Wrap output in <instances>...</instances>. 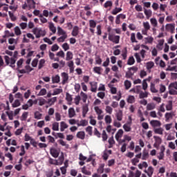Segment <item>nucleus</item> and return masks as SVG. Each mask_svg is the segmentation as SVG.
Segmentation results:
<instances>
[{"mask_svg": "<svg viewBox=\"0 0 177 177\" xmlns=\"http://www.w3.org/2000/svg\"><path fill=\"white\" fill-rule=\"evenodd\" d=\"M108 142L109 144V149H111V147H113V145L115 144V141L114 140V137H113V136L111 137L109 139Z\"/></svg>", "mask_w": 177, "mask_h": 177, "instance_id": "nucleus-28", "label": "nucleus"}, {"mask_svg": "<svg viewBox=\"0 0 177 177\" xmlns=\"http://www.w3.org/2000/svg\"><path fill=\"white\" fill-rule=\"evenodd\" d=\"M62 85H64L66 82L68 81V74H67L66 72H63L62 73Z\"/></svg>", "mask_w": 177, "mask_h": 177, "instance_id": "nucleus-9", "label": "nucleus"}, {"mask_svg": "<svg viewBox=\"0 0 177 177\" xmlns=\"http://www.w3.org/2000/svg\"><path fill=\"white\" fill-rule=\"evenodd\" d=\"M80 34V27L78 26H75L73 28L71 35L73 37H77Z\"/></svg>", "mask_w": 177, "mask_h": 177, "instance_id": "nucleus-7", "label": "nucleus"}, {"mask_svg": "<svg viewBox=\"0 0 177 177\" xmlns=\"http://www.w3.org/2000/svg\"><path fill=\"white\" fill-rule=\"evenodd\" d=\"M66 102H68V103L73 102V96L68 93H66Z\"/></svg>", "mask_w": 177, "mask_h": 177, "instance_id": "nucleus-45", "label": "nucleus"}, {"mask_svg": "<svg viewBox=\"0 0 177 177\" xmlns=\"http://www.w3.org/2000/svg\"><path fill=\"white\" fill-rule=\"evenodd\" d=\"M89 111V108L88 107V104H85L82 108V117L85 118L86 117V114Z\"/></svg>", "mask_w": 177, "mask_h": 177, "instance_id": "nucleus-12", "label": "nucleus"}, {"mask_svg": "<svg viewBox=\"0 0 177 177\" xmlns=\"http://www.w3.org/2000/svg\"><path fill=\"white\" fill-rule=\"evenodd\" d=\"M28 117V112H24L20 118L21 121H26Z\"/></svg>", "mask_w": 177, "mask_h": 177, "instance_id": "nucleus-40", "label": "nucleus"}, {"mask_svg": "<svg viewBox=\"0 0 177 177\" xmlns=\"http://www.w3.org/2000/svg\"><path fill=\"white\" fill-rule=\"evenodd\" d=\"M91 92H94L96 93V91H97V82H91Z\"/></svg>", "mask_w": 177, "mask_h": 177, "instance_id": "nucleus-11", "label": "nucleus"}, {"mask_svg": "<svg viewBox=\"0 0 177 177\" xmlns=\"http://www.w3.org/2000/svg\"><path fill=\"white\" fill-rule=\"evenodd\" d=\"M63 92V89L62 88H55L54 89L53 91V96H55L56 95H60V93H62Z\"/></svg>", "mask_w": 177, "mask_h": 177, "instance_id": "nucleus-42", "label": "nucleus"}, {"mask_svg": "<svg viewBox=\"0 0 177 177\" xmlns=\"http://www.w3.org/2000/svg\"><path fill=\"white\" fill-rule=\"evenodd\" d=\"M68 113L69 118H73V117H75V115H76L75 110L73 107L68 109Z\"/></svg>", "mask_w": 177, "mask_h": 177, "instance_id": "nucleus-10", "label": "nucleus"}, {"mask_svg": "<svg viewBox=\"0 0 177 177\" xmlns=\"http://www.w3.org/2000/svg\"><path fill=\"white\" fill-rule=\"evenodd\" d=\"M52 82L53 84H59L60 82V76L59 75H56L55 76L52 77Z\"/></svg>", "mask_w": 177, "mask_h": 177, "instance_id": "nucleus-20", "label": "nucleus"}, {"mask_svg": "<svg viewBox=\"0 0 177 177\" xmlns=\"http://www.w3.org/2000/svg\"><path fill=\"white\" fill-rule=\"evenodd\" d=\"M168 93L169 95H177V91H176V90H175V89L172 88H169Z\"/></svg>", "mask_w": 177, "mask_h": 177, "instance_id": "nucleus-64", "label": "nucleus"}, {"mask_svg": "<svg viewBox=\"0 0 177 177\" xmlns=\"http://www.w3.org/2000/svg\"><path fill=\"white\" fill-rule=\"evenodd\" d=\"M4 60L6 62V66H9L10 64V67H12V68H15V64H16V58H10L9 56L6 55L4 56Z\"/></svg>", "mask_w": 177, "mask_h": 177, "instance_id": "nucleus-2", "label": "nucleus"}, {"mask_svg": "<svg viewBox=\"0 0 177 177\" xmlns=\"http://www.w3.org/2000/svg\"><path fill=\"white\" fill-rule=\"evenodd\" d=\"M49 28L50 30L52 31L53 34H56V27H55V24H53V23L50 22L49 24Z\"/></svg>", "mask_w": 177, "mask_h": 177, "instance_id": "nucleus-36", "label": "nucleus"}, {"mask_svg": "<svg viewBox=\"0 0 177 177\" xmlns=\"http://www.w3.org/2000/svg\"><path fill=\"white\" fill-rule=\"evenodd\" d=\"M150 91L152 93H158V90L156 88V85L153 83H151Z\"/></svg>", "mask_w": 177, "mask_h": 177, "instance_id": "nucleus-29", "label": "nucleus"}, {"mask_svg": "<svg viewBox=\"0 0 177 177\" xmlns=\"http://www.w3.org/2000/svg\"><path fill=\"white\" fill-rule=\"evenodd\" d=\"M77 138L78 139H81L82 140H84L85 139V131H79L77 133Z\"/></svg>", "mask_w": 177, "mask_h": 177, "instance_id": "nucleus-22", "label": "nucleus"}, {"mask_svg": "<svg viewBox=\"0 0 177 177\" xmlns=\"http://www.w3.org/2000/svg\"><path fill=\"white\" fill-rule=\"evenodd\" d=\"M153 139H155V143H157L158 145H161V143H162V140L161 138L157 136H154Z\"/></svg>", "mask_w": 177, "mask_h": 177, "instance_id": "nucleus-46", "label": "nucleus"}, {"mask_svg": "<svg viewBox=\"0 0 177 177\" xmlns=\"http://www.w3.org/2000/svg\"><path fill=\"white\" fill-rule=\"evenodd\" d=\"M150 22L153 27H157L158 25V22H157V19H156V18H151L150 19Z\"/></svg>", "mask_w": 177, "mask_h": 177, "instance_id": "nucleus-48", "label": "nucleus"}, {"mask_svg": "<svg viewBox=\"0 0 177 177\" xmlns=\"http://www.w3.org/2000/svg\"><path fill=\"white\" fill-rule=\"evenodd\" d=\"M89 31L91 32V34H95V29L96 28V21L93 19L89 20Z\"/></svg>", "mask_w": 177, "mask_h": 177, "instance_id": "nucleus-4", "label": "nucleus"}, {"mask_svg": "<svg viewBox=\"0 0 177 177\" xmlns=\"http://www.w3.org/2000/svg\"><path fill=\"white\" fill-rule=\"evenodd\" d=\"M92 129H93V128L92 127V126H88L86 128V132H87V133L90 136H92L93 132L92 131Z\"/></svg>", "mask_w": 177, "mask_h": 177, "instance_id": "nucleus-43", "label": "nucleus"}, {"mask_svg": "<svg viewBox=\"0 0 177 177\" xmlns=\"http://www.w3.org/2000/svg\"><path fill=\"white\" fill-rule=\"evenodd\" d=\"M87 125L88 122L85 120H82L80 122H77V127H86Z\"/></svg>", "mask_w": 177, "mask_h": 177, "instance_id": "nucleus-38", "label": "nucleus"}, {"mask_svg": "<svg viewBox=\"0 0 177 177\" xmlns=\"http://www.w3.org/2000/svg\"><path fill=\"white\" fill-rule=\"evenodd\" d=\"M53 131H59V122H55L53 124Z\"/></svg>", "mask_w": 177, "mask_h": 177, "instance_id": "nucleus-58", "label": "nucleus"}, {"mask_svg": "<svg viewBox=\"0 0 177 177\" xmlns=\"http://www.w3.org/2000/svg\"><path fill=\"white\" fill-rule=\"evenodd\" d=\"M66 39H67V35H63L59 37L57 41V42L60 43V42H64Z\"/></svg>", "mask_w": 177, "mask_h": 177, "instance_id": "nucleus-57", "label": "nucleus"}, {"mask_svg": "<svg viewBox=\"0 0 177 177\" xmlns=\"http://www.w3.org/2000/svg\"><path fill=\"white\" fill-rule=\"evenodd\" d=\"M144 13L145 16L147 17V19L151 17V15H153V12H151V10H147V9H144Z\"/></svg>", "mask_w": 177, "mask_h": 177, "instance_id": "nucleus-23", "label": "nucleus"}, {"mask_svg": "<svg viewBox=\"0 0 177 177\" xmlns=\"http://www.w3.org/2000/svg\"><path fill=\"white\" fill-rule=\"evenodd\" d=\"M175 27V24H167L166 25V30L169 32L171 30L174 29Z\"/></svg>", "mask_w": 177, "mask_h": 177, "instance_id": "nucleus-41", "label": "nucleus"}, {"mask_svg": "<svg viewBox=\"0 0 177 177\" xmlns=\"http://www.w3.org/2000/svg\"><path fill=\"white\" fill-rule=\"evenodd\" d=\"M32 70H34V68H31L30 65L25 66V71H26V74H30Z\"/></svg>", "mask_w": 177, "mask_h": 177, "instance_id": "nucleus-55", "label": "nucleus"}, {"mask_svg": "<svg viewBox=\"0 0 177 177\" xmlns=\"http://www.w3.org/2000/svg\"><path fill=\"white\" fill-rule=\"evenodd\" d=\"M147 167H149V165H147V162H142V163H140L138 165V168L140 169H143V167L144 168H147Z\"/></svg>", "mask_w": 177, "mask_h": 177, "instance_id": "nucleus-47", "label": "nucleus"}, {"mask_svg": "<svg viewBox=\"0 0 177 177\" xmlns=\"http://www.w3.org/2000/svg\"><path fill=\"white\" fill-rule=\"evenodd\" d=\"M111 121H112L111 116H110L109 115H106L105 116V122H106V124H111Z\"/></svg>", "mask_w": 177, "mask_h": 177, "instance_id": "nucleus-61", "label": "nucleus"}, {"mask_svg": "<svg viewBox=\"0 0 177 177\" xmlns=\"http://www.w3.org/2000/svg\"><path fill=\"white\" fill-rule=\"evenodd\" d=\"M156 109V104H148L147 106V110L150 111V110H154Z\"/></svg>", "mask_w": 177, "mask_h": 177, "instance_id": "nucleus-59", "label": "nucleus"}, {"mask_svg": "<svg viewBox=\"0 0 177 177\" xmlns=\"http://www.w3.org/2000/svg\"><path fill=\"white\" fill-rule=\"evenodd\" d=\"M128 66H132L135 64V58H133V56L129 57L128 61H127Z\"/></svg>", "mask_w": 177, "mask_h": 177, "instance_id": "nucleus-37", "label": "nucleus"}, {"mask_svg": "<svg viewBox=\"0 0 177 177\" xmlns=\"http://www.w3.org/2000/svg\"><path fill=\"white\" fill-rule=\"evenodd\" d=\"M50 154H51V156L54 157V158H57V157H59V155L60 154V151L55 148H51L50 149Z\"/></svg>", "mask_w": 177, "mask_h": 177, "instance_id": "nucleus-5", "label": "nucleus"}, {"mask_svg": "<svg viewBox=\"0 0 177 177\" xmlns=\"http://www.w3.org/2000/svg\"><path fill=\"white\" fill-rule=\"evenodd\" d=\"M172 117H174V113H166L165 115V121L168 122L169 121V120H171V118H172Z\"/></svg>", "mask_w": 177, "mask_h": 177, "instance_id": "nucleus-25", "label": "nucleus"}, {"mask_svg": "<svg viewBox=\"0 0 177 177\" xmlns=\"http://www.w3.org/2000/svg\"><path fill=\"white\" fill-rule=\"evenodd\" d=\"M120 36L119 35H115L113 37V39H112L111 42H113V44H120Z\"/></svg>", "mask_w": 177, "mask_h": 177, "instance_id": "nucleus-54", "label": "nucleus"}, {"mask_svg": "<svg viewBox=\"0 0 177 177\" xmlns=\"http://www.w3.org/2000/svg\"><path fill=\"white\" fill-rule=\"evenodd\" d=\"M82 174H84V175H88V176L92 175V173L86 169V167L84 166L82 168Z\"/></svg>", "mask_w": 177, "mask_h": 177, "instance_id": "nucleus-35", "label": "nucleus"}, {"mask_svg": "<svg viewBox=\"0 0 177 177\" xmlns=\"http://www.w3.org/2000/svg\"><path fill=\"white\" fill-rule=\"evenodd\" d=\"M73 52L71 51H68L66 53V60L67 62H70V60L73 59Z\"/></svg>", "mask_w": 177, "mask_h": 177, "instance_id": "nucleus-30", "label": "nucleus"}, {"mask_svg": "<svg viewBox=\"0 0 177 177\" xmlns=\"http://www.w3.org/2000/svg\"><path fill=\"white\" fill-rule=\"evenodd\" d=\"M103 69L102 68V67H100V66H95L94 68H93V71H94V73H95V74H99V75H100V74H102V71Z\"/></svg>", "mask_w": 177, "mask_h": 177, "instance_id": "nucleus-27", "label": "nucleus"}, {"mask_svg": "<svg viewBox=\"0 0 177 177\" xmlns=\"http://www.w3.org/2000/svg\"><path fill=\"white\" fill-rule=\"evenodd\" d=\"M32 32L36 38H41V37H45V35H46V32L41 28H34Z\"/></svg>", "mask_w": 177, "mask_h": 177, "instance_id": "nucleus-1", "label": "nucleus"}, {"mask_svg": "<svg viewBox=\"0 0 177 177\" xmlns=\"http://www.w3.org/2000/svg\"><path fill=\"white\" fill-rule=\"evenodd\" d=\"M21 100L19 99L15 100L12 104V107H13V109H16V107H19V106H21Z\"/></svg>", "mask_w": 177, "mask_h": 177, "instance_id": "nucleus-16", "label": "nucleus"}, {"mask_svg": "<svg viewBox=\"0 0 177 177\" xmlns=\"http://www.w3.org/2000/svg\"><path fill=\"white\" fill-rule=\"evenodd\" d=\"M141 156H142L141 157L142 160H146L150 157V155L149 154V151H147V150L144 149L142 151V153Z\"/></svg>", "mask_w": 177, "mask_h": 177, "instance_id": "nucleus-8", "label": "nucleus"}, {"mask_svg": "<svg viewBox=\"0 0 177 177\" xmlns=\"http://www.w3.org/2000/svg\"><path fill=\"white\" fill-rule=\"evenodd\" d=\"M97 174H103L104 172V164L100 165L98 169H97Z\"/></svg>", "mask_w": 177, "mask_h": 177, "instance_id": "nucleus-33", "label": "nucleus"}, {"mask_svg": "<svg viewBox=\"0 0 177 177\" xmlns=\"http://www.w3.org/2000/svg\"><path fill=\"white\" fill-rule=\"evenodd\" d=\"M120 19H122V20H124V19H127V15L124 14L118 15L115 18L116 24H120L121 23Z\"/></svg>", "mask_w": 177, "mask_h": 177, "instance_id": "nucleus-6", "label": "nucleus"}, {"mask_svg": "<svg viewBox=\"0 0 177 177\" xmlns=\"http://www.w3.org/2000/svg\"><path fill=\"white\" fill-rule=\"evenodd\" d=\"M67 66L70 68V73H74V62L73 61L68 62Z\"/></svg>", "mask_w": 177, "mask_h": 177, "instance_id": "nucleus-19", "label": "nucleus"}, {"mask_svg": "<svg viewBox=\"0 0 177 177\" xmlns=\"http://www.w3.org/2000/svg\"><path fill=\"white\" fill-rule=\"evenodd\" d=\"M57 35L59 36L67 35V32L66 31H64V30H63V28H62L60 26H58L57 27Z\"/></svg>", "mask_w": 177, "mask_h": 177, "instance_id": "nucleus-18", "label": "nucleus"}, {"mask_svg": "<svg viewBox=\"0 0 177 177\" xmlns=\"http://www.w3.org/2000/svg\"><path fill=\"white\" fill-rule=\"evenodd\" d=\"M154 173V168H153V167L149 166L148 167V172H147V175L149 177H151L153 176V174Z\"/></svg>", "mask_w": 177, "mask_h": 177, "instance_id": "nucleus-32", "label": "nucleus"}, {"mask_svg": "<svg viewBox=\"0 0 177 177\" xmlns=\"http://www.w3.org/2000/svg\"><path fill=\"white\" fill-rule=\"evenodd\" d=\"M115 117H116L118 121H122V117H123L122 110H119L115 113Z\"/></svg>", "mask_w": 177, "mask_h": 177, "instance_id": "nucleus-15", "label": "nucleus"}, {"mask_svg": "<svg viewBox=\"0 0 177 177\" xmlns=\"http://www.w3.org/2000/svg\"><path fill=\"white\" fill-rule=\"evenodd\" d=\"M15 97L16 99H19L18 100H21V102H24V97H23V94H21V93H17L15 95Z\"/></svg>", "mask_w": 177, "mask_h": 177, "instance_id": "nucleus-26", "label": "nucleus"}, {"mask_svg": "<svg viewBox=\"0 0 177 177\" xmlns=\"http://www.w3.org/2000/svg\"><path fill=\"white\" fill-rule=\"evenodd\" d=\"M143 27L145 30H147L149 31V30H150V24L149 21L143 22Z\"/></svg>", "mask_w": 177, "mask_h": 177, "instance_id": "nucleus-62", "label": "nucleus"}, {"mask_svg": "<svg viewBox=\"0 0 177 177\" xmlns=\"http://www.w3.org/2000/svg\"><path fill=\"white\" fill-rule=\"evenodd\" d=\"M80 95H81V97H82L83 102L86 103V100L88 99V95L83 91L81 92Z\"/></svg>", "mask_w": 177, "mask_h": 177, "instance_id": "nucleus-49", "label": "nucleus"}, {"mask_svg": "<svg viewBox=\"0 0 177 177\" xmlns=\"http://www.w3.org/2000/svg\"><path fill=\"white\" fill-rule=\"evenodd\" d=\"M154 67V62H149L147 63V70H151Z\"/></svg>", "mask_w": 177, "mask_h": 177, "instance_id": "nucleus-53", "label": "nucleus"}, {"mask_svg": "<svg viewBox=\"0 0 177 177\" xmlns=\"http://www.w3.org/2000/svg\"><path fill=\"white\" fill-rule=\"evenodd\" d=\"M34 115L36 120H41V118H42V113H39L38 111L35 112Z\"/></svg>", "mask_w": 177, "mask_h": 177, "instance_id": "nucleus-44", "label": "nucleus"}, {"mask_svg": "<svg viewBox=\"0 0 177 177\" xmlns=\"http://www.w3.org/2000/svg\"><path fill=\"white\" fill-rule=\"evenodd\" d=\"M170 88H174L177 90V82L171 83L168 86V89H170Z\"/></svg>", "mask_w": 177, "mask_h": 177, "instance_id": "nucleus-63", "label": "nucleus"}, {"mask_svg": "<svg viewBox=\"0 0 177 177\" xmlns=\"http://www.w3.org/2000/svg\"><path fill=\"white\" fill-rule=\"evenodd\" d=\"M123 129H124L125 132H131L132 128L131 127V123L127 122L123 125Z\"/></svg>", "mask_w": 177, "mask_h": 177, "instance_id": "nucleus-17", "label": "nucleus"}, {"mask_svg": "<svg viewBox=\"0 0 177 177\" xmlns=\"http://www.w3.org/2000/svg\"><path fill=\"white\" fill-rule=\"evenodd\" d=\"M120 12H122V8H117L115 7L112 11H111V15H115L118 13H120Z\"/></svg>", "mask_w": 177, "mask_h": 177, "instance_id": "nucleus-24", "label": "nucleus"}, {"mask_svg": "<svg viewBox=\"0 0 177 177\" xmlns=\"http://www.w3.org/2000/svg\"><path fill=\"white\" fill-rule=\"evenodd\" d=\"M166 110L167 111H171L172 110V101L169 100L168 102V104L166 105Z\"/></svg>", "mask_w": 177, "mask_h": 177, "instance_id": "nucleus-51", "label": "nucleus"}, {"mask_svg": "<svg viewBox=\"0 0 177 177\" xmlns=\"http://www.w3.org/2000/svg\"><path fill=\"white\" fill-rule=\"evenodd\" d=\"M113 6V1H107L104 4V8L107 9V8H111Z\"/></svg>", "mask_w": 177, "mask_h": 177, "instance_id": "nucleus-52", "label": "nucleus"}, {"mask_svg": "<svg viewBox=\"0 0 177 177\" xmlns=\"http://www.w3.org/2000/svg\"><path fill=\"white\" fill-rule=\"evenodd\" d=\"M127 103H129L130 104L135 103V96L129 95L127 98Z\"/></svg>", "mask_w": 177, "mask_h": 177, "instance_id": "nucleus-34", "label": "nucleus"}, {"mask_svg": "<svg viewBox=\"0 0 177 177\" xmlns=\"http://www.w3.org/2000/svg\"><path fill=\"white\" fill-rule=\"evenodd\" d=\"M131 41L132 44H138V41L136 40V35H135V32H133L131 34Z\"/></svg>", "mask_w": 177, "mask_h": 177, "instance_id": "nucleus-39", "label": "nucleus"}, {"mask_svg": "<svg viewBox=\"0 0 177 177\" xmlns=\"http://www.w3.org/2000/svg\"><path fill=\"white\" fill-rule=\"evenodd\" d=\"M166 71H177V66H169L166 69Z\"/></svg>", "mask_w": 177, "mask_h": 177, "instance_id": "nucleus-56", "label": "nucleus"}, {"mask_svg": "<svg viewBox=\"0 0 177 177\" xmlns=\"http://www.w3.org/2000/svg\"><path fill=\"white\" fill-rule=\"evenodd\" d=\"M124 84L127 91H128V89H129V88H131L132 86V83H131V81L129 80H125Z\"/></svg>", "mask_w": 177, "mask_h": 177, "instance_id": "nucleus-31", "label": "nucleus"}, {"mask_svg": "<svg viewBox=\"0 0 177 177\" xmlns=\"http://www.w3.org/2000/svg\"><path fill=\"white\" fill-rule=\"evenodd\" d=\"M68 128V125L66 124L65 122H60V131L61 132H64V129H67Z\"/></svg>", "mask_w": 177, "mask_h": 177, "instance_id": "nucleus-21", "label": "nucleus"}, {"mask_svg": "<svg viewBox=\"0 0 177 177\" xmlns=\"http://www.w3.org/2000/svg\"><path fill=\"white\" fill-rule=\"evenodd\" d=\"M30 1L31 3H30ZM28 3H30L29 8L30 9H35V1L34 0H28Z\"/></svg>", "mask_w": 177, "mask_h": 177, "instance_id": "nucleus-50", "label": "nucleus"}, {"mask_svg": "<svg viewBox=\"0 0 177 177\" xmlns=\"http://www.w3.org/2000/svg\"><path fill=\"white\" fill-rule=\"evenodd\" d=\"M126 78H132L133 77V73L131 71H128L125 75Z\"/></svg>", "mask_w": 177, "mask_h": 177, "instance_id": "nucleus-60", "label": "nucleus"}, {"mask_svg": "<svg viewBox=\"0 0 177 177\" xmlns=\"http://www.w3.org/2000/svg\"><path fill=\"white\" fill-rule=\"evenodd\" d=\"M153 132H154V133H156L158 135H163L164 129H162V127H160L159 128H154Z\"/></svg>", "mask_w": 177, "mask_h": 177, "instance_id": "nucleus-13", "label": "nucleus"}, {"mask_svg": "<svg viewBox=\"0 0 177 177\" xmlns=\"http://www.w3.org/2000/svg\"><path fill=\"white\" fill-rule=\"evenodd\" d=\"M122 135H124V131L120 129L118 131L115 136V140H119L120 138H122Z\"/></svg>", "mask_w": 177, "mask_h": 177, "instance_id": "nucleus-14", "label": "nucleus"}, {"mask_svg": "<svg viewBox=\"0 0 177 177\" xmlns=\"http://www.w3.org/2000/svg\"><path fill=\"white\" fill-rule=\"evenodd\" d=\"M149 124L152 127L153 129H154V128H159L162 125L161 122L157 120H151Z\"/></svg>", "mask_w": 177, "mask_h": 177, "instance_id": "nucleus-3", "label": "nucleus"}]
</instances>
